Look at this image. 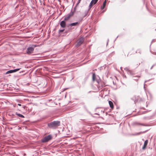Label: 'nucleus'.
<instances>
[{
	"mask_svg": "<svg viewBox=\"0 0 156 156\" xmlns=\"http://www.w3.org/2000/svg\"><path fill=\"white\" fill-rule=\"evenodd\" d=\"M95 73H93L92 75V79L93 81H94L95 80Z\"/></svg>",
	"mask_w": 156,
	"mask_h": 156,
	"instance_id": "a211bd4d",
	"label": "nucleus"
},
{
	"mask_svg": "<svg viewBox=\"0 0 156 156\" xmlns=\"http://www.w3.org/2000/svg\"><path fill=\"white\" fill-rule=\"evenodd\" d=\"M95 114L99 115V114H98V113H96Z\"/></svg>",
	"mask_w": 156,
	"mask_h": 156,
	"instance_id": "c756f323",
	"label": "nucleus"
},
{
	"mask_svg": "<svg viewBox=\"0 0 156 156\" xmlns=\"http://www.w3.org/2000/svg\"><path fill=\"white\" fill-rule=\"evenodd\" d=\"M140 77V76H135L133 77V79L135 80H138Z\"/></svg>",
	"mask_w": 156,
	"mask_h": 156,
	"instance_id": "dca6fc26",
	"label": "nucleus"
},
{
	"mask_svg": "<svg viewBox=\"0 0 156 156\" xmlns=\"http://www.w3.org/2000/svg\"><path fill=\"white\" fill-rule=\"evenodd\" d=\"M74 12L71 10L70 12L64 18V20H67L74 14Z\"/></svg>",
	"mask_w": 156,
	"mask_h": 156,
	"instance_id": "39448f33",
	"label": "nucleus"
},
{
	"mask_svg": "<svg viewBox=\"0 0 156 156\" xmlns=\"http://www.w3.org/2000/svg\"><path fill=\"white\" fill-rule=\"evenodd\" d=\"M16 115H17L19 117H20L21 118H24V116L23 115L20 114L18 113L17 112L16 113Z\"/></svg>",
	"mask_w": 156,
	"mask_h": 156,
	"instance_id": "f8f14e48",
	"label": "nucleus"
},
{
	"mask_svg": "<svg viewBox=\"0 0 156 156\" xmlns=\"http://www.w3.org/2000/svg\"><path fill=\"white\" fill-rule=\"evenodd\" d=\"M64 30V29L61 30H59V32H62Z\"/></svg>",
	"mask_w": 156,
	"mask_h": 156,
	"instance_id": "4be33fe9",
	"label": "nucleus"
},
{
	"mask_svg": "<svg viewBox=\"0 0 156 156\" xmlns=\"http://www.w3.org/2000/svg\"><path fill=\"white\" fill-rule=\"evenodd\" d=\"M146 82H147V81H145V83Z\"/></svg>",
	"mask_w": 156,
	"mask_h": 156,
	"instance_id": "2f4dec72",
	"label": "nucleus"
},
{
	"mask_svg": "<svg viewBox=\"0 0 156 156\" xmlns=\"http://www.w3.org/2000/svg\"><path fill=\"white\" fill-rule=\"evenodd\" d=\"M146 112V111H144L143 112L142 114H144Z\"/></svg>",
	"mask_w": 156,
	"mask_h": 156,
	"instance_id": "393cba45",
	"label": "nucleus"
},
{
	"mask_svg": "<svg viewBox=\"0 0 156 156\" xmlns=\"http://www.w3.org/2000/svg\"><path fill=\"white\" fill-rule=\"evenodd\" d=\"M52 138V136L50 135L46 136L41 140L42 143H46L51 140Z\"/></svg>",
	"mask_w": 156,
	"mask_h": 156,
	"instance_id": "f03ea898",
	"label": "nucleus"
},
{
	"mask_svg": "<svg viewBox=\"0 0 156 156\" xmlns=\"http://www.w3.org/2000/svg\"><path fill=\"white\" fill-rule=\"evenodd\" d=\"M36 47L35 45H33L32 47H29L27 49L26 53L29 55L33 53L34 50V48Z\"/></svg>",
	"mask_w": 156,
	"mask_h": 156,
	"instance_id": "7ed1b4c3",
	"label": "nucleus"
},
{
	"mask_svg": "<svg viewBox=\"0 0 156 156\" xmlns=\"http://www.w3.org/2000/svg\"><path fill=\"white\" fill-rule=\"evenodd\" d=\"M136 52V53H140V54H141V50H140V49H139V50H137Z\"/></svg>",
	"mask_w": 156,
	"mask_h": 156,
	"instance_id": "aec40b11",
	"label": "nucleus"
},
{
	"mask_svg": "<svg viewBox=\"0 0 156 156\" xmlns=\"http://www.w3.org/2000/svg\"><path fill=\"white\" fill-rule=\"evenodd\" d=\"M155 41V39H153L152 41V42H154Z\"/></svg>",
	"mask_w": 156,
	"mask_h": 156,
	"instance_id": "b1692460",
	"label": "nucleus"
},
{
	"mask_svg": "<svg viewBox=\"0 0 156 156\" xmlns=\"http://www.w3.org/2000/svg\"><path fill=\"white\" fill-rule=\"evenodd\" d=\"M14 73V71L13 70H9V71H7L6 73L5 74H9V73Z\"/></svg>",
	"mask_w": 156,
	"mask_h": 156,
	"instance_id": "4468645a",
	"label": "nucleus"
},
{
	"mask_svg": "<svg viewBox=\"0 0 156 156\" xmlns=\"http://www.w3.org/2000/svg\"><path fill=\"white\" fill-rule=\"evenodd\" d=\"M81 0H78L77 2V4H78L80 2Z\"/></svg>",
	"mask_w": 156,
	"mask_h": 156,
	"instance_id": "5701e85b",
	"label": "nucleus"
},
{
	"mask_svg": "<svg viewBox=\"0 0 156 156\" xmlns=\"http://www.w3.org/2000/svg\"><path fill=\"white\" fill-rule=\"evenodd\" d=\"M124 69L125 70H126V71H128V72H129V73H131L130 71L129 70L128 68L126 67L124 68Z\"/></svg>",
	"mask_w": 156,
	"mask_h": 156,
	"instance_id": "6ab92c4d",
	"label": "nucleus"
},
{
	"mask_svg": "<svg viewBox=\"0 0 156 156\" xmlns=\"http://www.w3.org/2000/svg\"><path fill=\"white\" fill-rule=\"evenodd\" d=\"M60 125V122L58 121H55L48 124L49 127L53 129H56Z\"/></svg>",
	"mask_w": 156,
	"mask_h": 156,
	"instance_id": "f257e3e1",
	"label": "nucleus"
},
{
	"mask_svg": "<svg viewBox=\"0 0 156 156\" xmlns=\"http://www.w3.org/2000/svg\"><path fill=\"white\" fill-rule=\"evenodd\" d=\"M108 103L110 105V107L112 109H113L114 108V105L113 102L111 101H108Z\"/></svg>",
	"mask_w": 156,
	"mask_h": 156,
	"instance_id": "9d476101",
	"label": "nucleus"
},
{
	"mask_svg": "<svg viewBox=\"0 0 156 156\" xmlns=\"http://www.w3.org/2000/svg\"><path fill=\"white\" fill-rule=\"evenodd\" d=\"M148 144V140H145L144 142V145L143 146V147H142V149L143 150H144L146 148V147L147 144Z\"/></svg>",
	"mask_w": 156,
	"mask_h": 156,
	"instance_id": "1a4fd4ad",
	"label": "nucleus"
},
{
	"mask_svg": "<svg viewBox=\"0 0 156 156\" xmlns=\"http://www.w3.org/2000/svg\"><path fill=\"white\" fill-rule=\"evenodd\" d=\"M98 0H92L89 5L90 9L92 6L93 5L95 4L98 2Z\"/></svg>",
	"mask_w": 156,
	"mask_h": 156,
	"instance_id": "423d86ee",
	"label": "nucleus"
},
{
	"mask_svg": "<svg viewBox=\"0 0 156 156\" xmlns=\"http://www.w3.org/2000/svg\"><path fill=\"white\" fill-rule=\"evenodd\" d=\"M134 124L137 125V126H148V125L147 124H143L141 123H140L138 122H136L134 123Z\"/></svg>",
	"mask_w": 156,
	"mask_h": 156,
	"instance_id": "6e6552de",
	"label": "nucleus"
},
{
	"mask_svg": "<svg viewBox=\"0 0 156 156\" xmlns=\"http://www.w3.org/2000/svg\"><path fill=\"white\" fill-rule=\"evenodd\" d=\"M78 23L77 22H75V23H71L70 24H69V26H76L77 24H78Z\"/></svg>",
	"mask_w": 156,
	"mask_h": 156,
	"instance_id": "ddd939ff",
	"label": "nucleus"
},
{
	"mask_svg": "<svg viewBox=\"0 0 156 156\" xmlns=\"http://www.w3.org/2000/svg\"><path fill=\"white\" fill-rule=\"evenodd\" d=\"M145 85L144 84V87H145Z\"/></svg>",
	"mask_w": 156,
	"mask_h": 156,
	"instance_id": "7c9ffc66",
	"label": "nucleus"
},
{
	"mask_svg": "<svg viewBox=\"0 0 156 156\" xmlns=\"http://www.w3.org/2000/svg\"><path fill=\"white\" fill-rule=\"evenodd\" d=\"M19 70V69H13V70L14 71V72H16L18 71Z\"/></svg>",
	"mask_w": 156,
	"mask_h": 156,
	"instance_id": "412c9836",
	"label": "nucleus"
},
{
	"mask_svg": "<svg viewBox=\"0 0 156 156\" xmlns=\"http://www.w3.org/2000/svg\"><path fill=\"white\" fill-rule=\"evenodd\" d=\"M147 131V130L144 131H143V132H139L138 133H137L135 134H134V135H140V134H141L145 133Z\"/></svg>",
	"mask_w": 156,
	"mask_h": 156,
	"instance_id": "2eb2a0df",
	"label": "nucleus"
},
{
	"mask_svg": "<svg viewBox=\"0 0 156 156\" xmlns=\"http://www.w3.org/2000/svg\"><path fill=\"white\" fill-rule=\"evenodd\" d=\"M106 4V0H105L103 3V5L101 7V9H104L105 7V5Z\"/></svg>",
	"mask_w": 156,
	"mask_h": 156,
	"instance_id": "9b49d317",
	"label": "nucleus"
},
{
	"mask_svg": "<svg viewBox=\"0 0 156 156\" xmlns=\"http://www.w3.org/2000/svg\"><path fill=\"white\" fill-rule=\"evenodd\" d=\"M84 38L83 37H80L78 41V42L76 45V47H79L84 42Z\"/></svg>",
	"mask_w": 156,
	"mask_h": 156,
	"instance_id": "20e7f679",
	"label": "nucleus"
},
{
	"mask_svg": "<svg viewBox=\"0 0 156 156\" xmlns=\"http://www.w3.org/2000/svg\"><path fill=\"white\" fill-rule=\"evenodd\" d=\"M65 20L61 21L60 23V25L61 27L64 28L66 27V23L65 21Z\"/></svg>",
	"mask_w": 156,
	"mask_h": 156,
	"instance_id": "0eeeda50",
	"label": "nucleus"
},
{
	"mask_svg": "<svg viewBox=\"0 0 156 156\" xmlns=\"http://www.w3.org/2000/svg\"><path fill=\"white\" fill-rule=\"evenodd\" d=\"M154 66V65L152 66L151 67V69Z\"/></svg>",
	"mask_w": 156,
	"mask_h": 156,
	"instance_id": "bb28decb",
	"label": "nucleus"
},
{
	"mask_svg": "<svg viewBox=\"0 0 156 156\" xmlns=\"http://www.w3.org/2000/svg\"><path fill=\"white\" fill-rule=\"evenodd\" d=\"M88 14V10H86L84 12V15L83 16V17H85L86 16H87Z\"/></svg>",
	"mask_w": 156,
	"mask_h": 156,
	"instance_id": "f3484780",
	"label": "nucleus"
},
{
	"mask_svg": "<svg viewBox=\"0 0 156 156\" xmlns=\"http://www.w3.org/2000/svg\"><path fill=\"white\" fill-rule=\"evenodd\" d=\"M147 118V117H144V119H146V118Z\"/></svg>",
	"mask_w": 156,
	"mask_h": 156,
	"instance_id": "cd10ccee",
	"label": "nucleus"
},
{
	"mask_svg": "<svg viewBox=\"0 0 156 156\" xmlns=\"http://www.w3.org/2000/svg\"><path fill=\"white\" fill-rule=\"evenodd\" d=\"M18 105L19 106H21V104H18Z\"/></svg>",
	"mask_w": 156,
	"mask_h": 156,
	"instance_id": "a878e982",
	"label": "nucleus"
},
{
	"mask_svg": "<svg viewBox=\"0 0 156 156\" xmlns=\"http://www.w3.org/2000/svg\"><path fill=\"white\" fill-rule=\"evenodd\" d=\"M75 9H75V8H74V12H75Z\"/></svg>",
	"mask_w": 156,
	"mask_h": 156,
	"instance_id": "c85d7f7f",
	"label": "nucleus"
}]
</instances>
